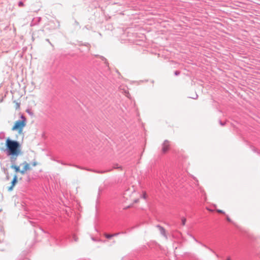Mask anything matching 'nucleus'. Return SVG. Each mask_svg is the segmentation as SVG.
<instances>
[{
	"instance_id": "1",
	"label": "nucleus",
	"mask_w": 260,
	"mask_h": 260,
	"mask_svg": "<svg viewBox=\"0 0 260 260\" xmlns=\"http://www.w3.org/2000/svg\"><path fill=\"white\" fill-rule=\"evenodd\" d=\"M5 152L7 156H10V160L12 164H14L19 155L22 153L21 145L19 143L10 139L6 141Z\"/></svg>"
},
{
	"instance_id": "2",
	"label": "nucleus",
	"mask_w": 260,
	"mask_h": 260,
	"mask_svg": "<svg viewBox=\"0 0 260 260\" xmlns=\"http://www.w3.org/2000/svg\"><path fill=\"white\" fill-rule=\"evenodd\" d=\"M26 118L23 115H21L20 119L17 120L13 126L12 130L18 129L22 130L25 125Z\"/></svg>"
},
{
	"instance_id": "3",
	"label": "nucleus",
	"mask_w": 260,
	"mask_h": 260,
	"mask_svg": "<svg viewBox=\"0 0 260 260\" xmlns=\"http://www.w3.org/2000/svg\"><path fill=\"white\" fill-rule=\"evenodd\" d=\"M170 148V142L166 140L162 144L161 151L163 153H166Z\"/></svg>"
},
{
	"instance_id": "4",
	"label": "nucleus",
	"mask_w": 260,
	"mask_h": 260,
	"mask_svg": "<svg viewBox=\"0 0 260 260\" xmlns=\"http://www.w3.org/2000/svg\"><path fill=\"white\" fill-rule=\"evenodd\" d=\"M41 20V18L40 17H35L32 19L31 21L30 25L31 26H34L38 25Z\"/></svg>"
},
{
	"instance_id": "5",
	"label": "nucleus",
	"mask_w": 260,
	"mask_h": 260,
	"mask_svg": "<svg viewBox=\"0 0 260 260\" xmlns=\"http://www.w3.org/2000/svg\"><path fill=\"white\" fill-rule=\"evenodd\" d=\"M17 182V175H15L13 177V179L11 182V185L8 188L9 191H11L13 190L14 186L15 185L16 183Z\"/></svg>"
},
{
	"instance_id": "6",
	"label": "nucleus",
	"mask_w": 260,
	"mask_h": 260,
	"mask_svg": "<svg viewBox=\"0 0 260 260\" xmlns=\"http://www.w3.org/2000/svg\"><path fill=\"white\" fill-rule=\"evenodd\" d=\"M156 227L159 229L160 234L164 236L166 239L168 238V237L166 234V230L165 229L161 226L159 225H157Z\"/></svg>"
},
{
	"instance_id": "7",
	"label": "nucleus",
	"mask_w": 260,
	"mask_h": 260,
	"mask_svg": "<svg viewBox=\"0 0 260 260\" xmlns=\"http://www.w3.org/2000/svg\"><path fill=\"white\" fill-rule=\"evenodd\" d=\"M86 170L89 171H91V172H94V173H96L103 174V173H107V172L111 171L112 170V169L107 170H104V171H98V170H92V169H86Z\"/></svg>"
},
{
	"instance_id": "8",
	"label": "nucleus",
	"mask_w": 260,
	"mask_h": 260,
	"mask_svg": "<svg viewBox=\"0 0 260 260\" xmlns=\"http://www.w3.org/2000/svg\"><path fill=\"white\" fill-rule=\"evenodd\" d=\"M23 166H24V167H23V170H25V171H27L28 170H29L30 169V168L29 167V165L26 162V161H24L22 164Z\"/></svg>"
},
{
	"instance_id": "9",
	"label": "nucleus",
	"mask_w": 260,
	"mask_h": 260,
	"mask_svg": "<svg viewBox=\"0 0 260 260\" xmlns=\"http://www.w3.org/2000/svg\"><path fill=\"white\" fill-rule=\"evenodd\" d=\"M12 166L11 167V168L14 169L16 172H18L20 171V167L15 165L14 164H12Z\"/></svg>"
},
{
	"instance_id": "10",
	"label": "nucleus",
	"mask_w": 260,
	"mask_h": 260,
	"mask_svg": "<svg viewBox=\"0 0 260 260\" xmlns=\"http://www.w3.org/2000/svg\"><path fill=\"white\" fill-rule=\"evenodd\" d=\"M104 236L107 239H111V238L114 237V235H112V234H109L107 233H105Z\"/></svg>"
},
{
	"instance_id": "11",
	"label": "nucleus",
	"mask_w": 260,
	"mask_h": 260,
	"mask_svg": "<svg viewBox=\"0 0 260 260\" xmlns=\"http://www.w3.org/2000/svg\"><path fill=\"white\" fill-rule=\"evenodd\" d=\"M14 103H15V108L16 109H18L20 108V103L16 102V101H14Z\"/></svg>"
},
{
	"instance_id": "12",
	"label": "nucleus",
	"mask_w": 260,
	"mask_h": 260,
	"mask_svg": "<svg viewBox=\"0 0 260 260\" xmlns=\"http://www.w3.org/2000/svg\"><path fill=\"white\" fill-rule=\"evenodd\" d=\"M186 218L185 217H182L181 218V222H182V224L183 225H184L185 224V223H186Z\"/></svg>"
},
{
	"instance_id": "13",
	"label": "nucleus",
	"mask_w": 260,
	"mask_h": 260,
	"mask_svg": "<svg viewBox=\"0 0 260 260\" xmlns=\"http://www.w3.org/2000/svg\"><path fill=\"white\" fill-rule=\"evenodd\" d=\"M23 1H20V2L18 3V6H19V7H23V6H24V4H23Z\"/></svg>"
},
{
	"instance_id": "14",
	"label": "nucleus",
	"mask_w": 260,
	"mask_h": 260,
	"mask_svg": "<svg viewBox=\"0 0 260 260\" xmlns=\"http://www.w3.org/2000/svg\"><path fill=\"white\" fill-rule=\"evenodd\" d=\"M26 112H27V113L30 115H33V113L31 111V110H29V109H27L26 110Z\"/></svg>"
},
{
	"instance_id": "15",
	"label": "nucleus",
	"mask_w": 260,
	"mask_h": 260,
	"mask_svg": "<svg viewBox=\"0 0 260 260\" xmlns=\"http://www.w3.org/2000/svg\"><path fill=\"white\" fill-rule=\"evenodd\" d=\"M146 197H147L146 193L145 192H144L142 196V198L144 199H146Z\"/></svg>"
},
{
	"instance_id": "16",
	"label": "nucleus",
	"mask_w": 260,
	"mask_h": 260,
	"mask_svg": "<svg viewBox=\"0 0 260 260\" xmlns=\"http://www.w3.org/2000/svg\"><path fill=\"white\" fill-rule=\"evenodd\" d=\"M121 168V167L118 166V165L117 164L114 165V166H113V168L114 169H119V168Z\"/></svg>"
},
{
	"instance_id": "17",
	"label": "nucleus",
	"mask_w": 260,
	"mask_h": 260,
	"mask_svg": "<svg viewBox=\"0 0 260 260\" xmlns=\"http://www.w3.org/2000/svg\"><path fill=\"white\" fill-rule=\"evenodd\" d=\"M73 166H74V167H76V168H77L78 169H80L86 170L87 169H85V168H82V167H81L80 166H77V165H74Z\"/></svg>"
},
{
	"instance_id": "18",
	"label": "nucleus",
	"mask_w": 260,
	"mask_h": 260,
	"mask_svg": "<svg viewBox=\"0 0 260 260\" xmlns=\"http://www.w3.org/2000/svg\"><path fill=\"white\" fill-rule=\"evenodd\" d=\"M216 211L218 212V213H222V214H224V212L221 210H220V209H217L216 210Z\"/></svg>"
},
{
	"instance_id": "19",
	"label": "nucleus",
	"mask_w": 260,
	"mask_h": 260,
	"mask_svg": "<svg viewBox=\"0 0 260 260\" xmlns=\"http://www.w3.org/2000/svg\"><path fill=\"white\" fill-rule=\"evenodd\" d=\"M57 162H58V163H60V164H62L63 165H67V164H66V163H64L63 161H60V160H57Z\"/></svg>"
},
{
	"instance_id": "20",
	"label": "nucleus",
	"mask_w": 260,
	"mask_h": 260,
	"mask_svg": "<svg viewBox=\"0 0 260 260\" xmlns=\"http://www.w3.org/2000/svg\"><path fill=\"white\" fill-rule=\"evenodd\" d=\"M180 72L178 71H176L175 72H174V74L176 76H178L180 74Z\"/></svg>"
},
{
	"instance_id": "21",
	"label": "nucleus",
	"mask_w": 260,
	"mask_h": 260,
	"mask_svg": "<svg viewBox=\"0 0 260 260\" xmlns=\"http://www.w3.org/2000/svg\"><path fill=\"white\" fill-rule=\"evenodd\" d=\"M19 172H20V173H21V174H23H23H25V172L26 171L23 169V170H22L21 171H20H20H19Z\"/></svg>"
},
{
	"instance_id": "22",
	"label": "nucleus",
	"mask_w": 260,
	"mask_h": 260,
	"mask_svg": "<svg viewBox=\"0 0 260 260\" xmlns=\"http://www.w3.org/2000/svg\"><path fill=\"white\" fill-rule=\"evenodd\" d=\"M120 234H121V233H117L112 234V235H114V237H115V236H117L119 235Z\"/></svg>"
},
{
	"instance_id": "23",
	"label": "nucleus",
	"mask_w": 260,
	"mask_h": 260,
	"mask_svg": "<svg viewBox=\"0 0 260 260\" xmlns=\"http://www.w3.org/2000/svg\"><path fill=\"white\" fill-rule=\"evenodd\" d=\"M46 41L48 42L52 46H53V45L52 44V43L50 42V41H49V40L48 39H46Z\"/></svg>"
},
{
	"instance_id": "24",
	"label": "nucleus",
	"mask_w": 260,
	"mask_h": 260,
	"mask_svg": "<svg viewBox=\"0 0 260 260\" xmlns=\"http://www.w3.org/2000/svg\"><path fill=\"white\" fill-rule=\"evenodd\" d=\"M37 163L36 161H34L32 162V165L34 166V167H35L36 166H37Z\"/></svg>"
},
{
	"instance_id": "25",
	"label": "nucleus",
	"mask_w": 260,
	"mask_h": 260,
	"mask_svg": "<svg viewBox=\"0 0 260 260\" xmlns=\"http://www.w3.org/2000/svg\"><path fill=\"white\" fill-rule=\"evenodd\" d=\"M190 236L193 239V240L197 242H199L198 241L193 237L192 236V235H190Z\"/></svg>"
},
{
	"instance_id": "26",
	"label": "nucleus",
	"mask_w": 260,
	"mask_h": 260,
	"mask_svg": "<svg viewBox=\"0 0 260 260\" xmlns=\"http://www.w3.org/2000/svg\"><path fill=\"white\" fill-rule=\"evenodd\" d=\"M226 219H227V220H228V221H229V222H232V220H231V219L229 218V217L227 216V217H226Z\"/></svg>"
},
{
	"instance_id": "27",
	"label": "nucleus",
	"mask_w": 260,
	"mask_h": 260,
	"mask_svg": "<svg viewBox=\"0 0 260 260\" xmlns=\"http://www.w3.org/2000/svg\"><path fill=\"white\" fill-rule=\"evenodd\" d=\"M73 238L75 241H77V238L74 235Z\"/></svg>"
},
{
	"instance_id": "28",
	"label": "nucleus",
	"mask_w": 260,
	"mask_h": 260,
	"mask_svg": "<svg viewBox=\"0 0 260 260\" xmlns=\"http://www.w3.org/2000/svg\"><path fill=\"white\" fill-rule=\"evenodd\" d=\"M198 95H197V94H196L195 97H192V98L193 99H197L198 98Z\"/></svg>"
},
{
	"instance_id": "29",
	"label": "nucleus",
	"mask_w": 260,
	"mask_h": 260,
	"mask_svg": "<svg viewBox=\"0 0 260 260\" xmlns=\"http://www.w3.org/2000/svg\"><path fill=\"white\" fill-rule=\"evenodd\" d=\"M128 191H129L128 190H126L125 191V192H124V194H125V195H126V194L128 193Z\"/></svg>"
},
{
	"instance_id": "30",
	"label": "nucleus",
	"mask_w": 260,
	"mask_h": 260,
	"mask_svg": "<svg viewBox=\"0 0 260 260\" xmlns=\"http://www.w3.org/2000/svg\"><path fill=\"white\" fill-rule=\"evenodd\" d=\"M220 124L221 125H224V124L221 121H220Z\"/></svg>"
},
{
	"instance_id": "31",
	"label": "nucleus",
	"mask_w": 260,
	"mask_h": 260,
	"mask_svg": "<svg viewBox=\"0 0 260 260\" xmlns=\"http://www.w3.org/2000/svg\"><path fill=\"white\" fill-rule=\"evenodd\" d=\"M253 151L254 152H256V149H255V148H253Z\"/></svg>"
},
{
	"instance_id": "32",
	"label": "nucleus",
	"mask_w": 260,
	"mask_h": 260,
	"mask_svg": "<svg viewBox=\"0 0 260 260\" xmlns=\"http://www.w3.org/2000/svg\"><path fill=\"white\" fill-rule=\"evenodd\" d=\"M138 200H139L138 199L136 200L135 201V202L136 203H137V202L138 201Z\"/></svg>"
},
{
	"instance_id": "33",
	"label": "nucleus",
	"mask_w": 260,
	"mask_h": 260,
	"mask_svg": "<svg viewBox=\"0 0 260 260\" xmlns=\"http://www.w3.org/2000/svg\"><path fill=\"white\" fill-rule=\"evenodd\" d=\"M227 260H231L230 257H229L228 258Z\"/></svg>"
},
{
	"instance_id": "34",
	"label": "nucleus",
	"mask_w": 260,
	"mask_h": 260,
	"mask_svg": "<svg viewBox=\"0 0 260 260\" xmlns=\"http://www.w3.org/2000/svg\"><path fill=\"white\" fill-rule=\"evenodd\" d=\"M203 245V246H204V247H205L207 248V246H206L205 245Z\"/></svg>"
},
{
	"instance_id": "35",
	"label": "nucleus",
	"mask_w": 260,
	"mask_h": 260,
	"mask_svg": "<svg viewBox=\"0 0 260 260\" xmlns=\"http://www.w3.org/2000/svg\"><path fill=\"white\" fill-rule=\"evenodd\" d=\"M22 132V131H19V133H21Z\"/></svg>"
}]
</instances>
